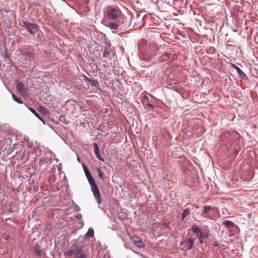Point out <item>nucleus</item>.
<instances>
[{"instance_id":"nucleus-1","label":"nucleus","mask_w":258,"mask_h":258,"mask_svg":"<svg viewBox=\"0 0 258 258\" xmlns=\"http://www.w3.org/2000/svg\"><path fill=\"white\" fill-rule=\"evenodd\" d=\"M85 247L84 245L75 244L64 252V255L73 256L74 258H87L88 254L85 250Z\"/></svg>"},{"instance_id":"nucleus-2","label":"nucleus","mask_w":258,"mask_h":258,"mask_svg":"<svg viewBox=\"0 0 258 258\" xmlns=\"http://www.w3.org/2000/svg\"><path fill=\"white\" fill-rule=\"evenodd\" d=\"M84 169L85 173V175L87 178L89 184L91 185V190L93 192V195L95 197L96 200H97V203L100 204L101 203V197L98 186L95 183L93 178L92 177L88 169L85 166H84Z\"/></svg>"},{"instance_id":"nucleus-3","label":"nucleus","mask_w":258,"mask_h":258,"mask_svg":"<svg viewBox=\"0 0 258 258\" xmlns=\"http://www.w3.org/2000/svg\"><path fill=\"white\" fill-rule=\"evenodd\" d=\"M106 18L108 20L119 22L121 19V12L118 9L107 8L106 9Z\"/></svg>"},{"instance_id":"nucleus-4","label":"nucleus","mask_w":258,"mask_h":258,"mask_svg":"<svg viewBox=\"0 0 258 258\" xmlns=\"http://www.w3.org/2000/svg\"><path fill=\"white\" fill-rule=\"evenodd\" d=\"M22 26L32 35L35 34L39 30L38 25L34 23H30L28 22H23Z\"/></svg>"},{"instance_id":"nucleus-5","label":"nucleus","mask_w":258,"mask_h":258,"mask_svg":"<svg viewBox=\"0 0 258 258\" xmlns=\"http://www.w3.org/2000/svg\"><path fill=\"white\" fill-rule=\"evenodd\" d=\"M191 230L194 233H196L197 235V236L199 237V241H200V243H201L204 242L203 239V237H209V234L207 232L203 233L201 231V230L197 227L194 226H192Z\"/></svg>"},{"instance_id":"nucleus-6","label":"nucleus","mask_w":258,"mask_h":258,"mask_svg":"<svg viewBox=\"0 0 258 258\" xmlns=\"http://www.w3.org/2000/svg\"><path fill=\"white\" fill-rule=\"evenodd\" d=\"M132 240L138 247H143L145 246L142 239L137 236H132Z\"/></svg>"},{"instance_id":"nucleus-7","label":"nucleus","mask_w":258,"mask_h":258,"mask_svg":"<svg viewBox=\"0 0 258 258\" xmlns=\"http://www.w3.org/2000/svg\"><path fill=\"white\" fill-rule=\"evenodd\" d=\"M94 151L96 157L101 161L104 162V159L99 153V148L96 143H93Z\"/></svg>"},{"instance_id":"nucleus-8","label":"nucleus","mask_w":258,"mask_h":258,"mask_svg":"<svg viewBox=\"0 0 258 258\" xmlns=\"http://www.w3.org/2000/svg\"><path fill=\"white\" fill-rule=\"evenodd\" d=\"M16 88L18 91L23 95L26 89L24 87V85L22 82H18L16 84Z\"/></svg>"},{"instance_id":"nucleus-9","label":"nucleus","mask_w":258,"mask_h":258,"mask_svg":"<svg viewBox=\"0 0 258 258\" xmlns=\"http://www.w3.org/2000/svg\"><path fill=\"white\" fill-rule=\"evenodd\" d=\"M138 23H139V24L138 25H137L136 26L138 28L142 27L145 23L144 17H141L140 15H137L136 24Z\"/></svg>"},{"instance_id":"nucleus-10","label":"nucleus","mask_w":258,"mask_h":258,"mask_svg":"<svg viewBox=\"0 0 258 258\" xmlns=\"http://www.w3.org/2000/svg\"><path fill=\"white\" fill-rule=\"evenodd\" d=\"M194 243V240L193 238L191 237L189 238L185 242V246L186 247V249L188 250L191 249L193 247Z\"/></svg>"},{"instance_id":"nucleus-11","label":"nucleus","mask_w":258,"mask_h":258,"mask_svg":"<svg viewBox=\"0 0 258 258\" xmlns=\"http://www.w3.org/2000/svg\"><path fill=\"white\" fill-rule=\"evenodd\" d=\"M234 68L236 70L238 75L242 79H246L247 78L245 74L238 67L234 65Z\"/></svg>"},{"instance_id":"nucleus-12","label":"nucleus","mask_w":258,"mask_h":258,"mask_svg":"<svg viewBox=\"0 0 258 258\" xmlns=\"http://www.w3.org/2000/svg\"><path fill=\"white\" fill-rule=\"evenodd\" d=\"M143 102L145 106H147L152 109L154 108V105L149 103V98L146 95L144 96Z\"/></svg>"},{"instance_id":"nucleus-13","label":"nucleus","mask_w":258,"mask_h":258,"mask_svg":"<svg viewBox=\"0 0 258 258\" xmlns=\"http://www.w3.org/2000/svg\"><path fill=\"white\" fill-rule=\"evenodd\" d=\"M85 80L91 83L94 87H98L99 86V83L97 80L91 79L87 77H85Z\"/></svg>"},{"instance_id":"nucleus-14","label":"nucleus","mask_w":258,"mask_h":258,"mask_svg":"<svg viewBox=\"0 0 258 258\" xmlns=\"http://www.w3.org/2000/svg\"><path fill=\"white\" fill-rule=\"evenodd\" d=\"M29 110L36 116L39 119H40L41 121L43 122L44 124H45L44 120L42 119V118L36 112V111L32 108H28Z\"/></svg>"},{"instance_id":"nucleus-15","label":"nucleus","mask_w":258,"mask_h":258,"mask_svg":"<svg viewBox=\"0 0 258 258\" xmlns=\"http://www.w3.org/2000/svg\"><path fill=\"white\" fill-rule=\"evenodd\" d=\"M108 27L112 30H116L118 28V25L114 22H110L108 23Z\"/></svg>"},{"instance_id":"nucleus-16","label":"nucleus","mask_w":258,"mask_h":258,"mask_svg":"<svg viewBox=\"0 0 258 258\" xmlns=\"http://www.w3.org/2000/svg\"><path fill=\"white\" fill-rule=\"evenodd\" d=\"M223 225L228 228H233L234 223L230 221H225L223 222Z\"/></svg>"},{"instance_id":"nucleus-17","label":"nucleus","mask_w":258,"mask_h":258,"mask_svg":"<svg viewBox=\"0 0 258 258\" xmlns=\"http://www.w3.org/2000/svg\"><path fill=\"white\" fill-rule=\"evenodd\" d=\"M211 210V207L210 206H205L204 207V211L203 212L202 215H207L209 213V211Z\"/></svg>"},{"instance_id":"nucleus-18","label":"nucleus","mask_w":258,"mask_h":258,"mask_svg":"<svg viewBox=\"0 0 258 258\" xmlns=\"http://www.w3.org/2000/svg\"><path fill=\"white\" fill-rule=\"evenodd\" d=\"M39 111L42 113L43 114L46 115L48 113L47 109L42 106H40L39 107Z\"/></svg>"},{"instance_id":"nucleus-19","label":"nucleus","mask_w":258,"mask_h":258,"mask_svg":"<svg viewBox=\"0 0 258 258\" xmlns=\"http://www.w3.org/2000/svg\"><path fill=\"white\" fill-rule=\"evenodd\" d=\"M94 235V230L90 228L86 234V237H92Z\"/></svg>"},{"instance_id":"nucleus-20","label":"nucleus","mask_w":258,"mask_h":258,"mask_svg":"<svg viewBox=\"0 0 258 258\" xmlns=\"http://www.w3.org/2000/svg\"><path fill=\"white\" fill-rule=\"evenodd\" d=\"M12 97H13V99L15 101H16L17 102H18V103L19 104H22L23 103V101H22V100L21 98H18L17 97L16 95H15V94H12Z\"/></svg>"},{"instance_id":"nucleus-21","label":"nucleus","mask_w":258,"mask_h":258,"mask_svg":"<svg viewBox=\"0 0 258 258\" xmlns=\"http://www.w3.org/2000/svg\"><path fill=\"white\" fill-rule=\"evenodd\" d=\"M109 52H110V50H109V48L106 47L104 49L103 56L104 57H107L109 55Z\"/></svg>"},{"instance_id":"nucleus-22","label":"nucleus","mask_w":258,"mask_h":258,"mask_svg":"<svg viewBox=\"0 0 258 258\" xmlns=\"http://www.w3.org/2000/svg\"><path fill=\"white\" fill-rule=\"evenodd\" d=\"M34 253L37 256H40L41 253V250L39 247H36L34 249Z\"/></svg>"},{"instance_id":"nucleus-23","label":"nucleus","mask_w":258,"mask_h":258,"mask_svg":"<svg viewBox=\"0 0 258 258\" xmlns=\"http://www.w3.org/2000/svg\"><path fill=\"white\" fill-rule=\"evenodd\" d=\"M97 172L98 173V176L101 178L102 179H103V173L101 171L100 168H98L97 169Z\"/></svg>"},{"instance_id":"nucleus-24","label":"nucleus","mask_w":258,"mask_h":258,"mask_svg":"<svg viewBox=\"0 0 258 258\" xmlns=\"http://www.w3.org/2000/svg\"><path fill=\"white\" fill-rule=\"evenodd\" d=\"M190 210L189 208H186L185 209L183 212V214H184L186 216H188V215H189L190 214Z\"/></svg>"},{"instance_id":"nucleus-25","label":"nucleus","mask_w":258,"mask_h":258,"mask_svg":"<svg viewBox=\"0 0 258 258\" xmlns=\"http://www.w3.org/2000/svg\"><path fill=\"white\" fill-rule=\"evenodd\" d=\"M82 215L81 214H78L75 216V218L78 220H81L82 219Z\"/></svg>"},{"instance_id":"nucleus-26","label":"nucleus","mask_w":258,"mask_h":258,"mask_svg":"<svg viewBox=\"0 0 258 258\" xmlns=\"http://www.w3.org/2000/svg\"><path fill=\"white\" fill-rule=\"evenodd\" d=\"M181 217H182V219L183 220L185 218V217H186V216L182 213Z\"/></svg>"},{"instance_id":"nucleus-27","label":"nucleus","mask_w":258,"mask_h":258,"mask_svg":"<svg viewBox=\"0 0 258 258\" xmlns=\"http://www.w3.org/2000/svg\"><path fill=\"white\" fill-rule=\"evenodd\" d=\"M76 210L77 211H79L80 210V209L78 206H77V208H76Z\"/></svg>"},{"instance_id":"nucleus-28","label":"nucleus","mask_w":258,"mask_h":258,"mask_svg":"<svg viewBox=\"0 0 258 258\" xmlns=\"http://www.w3.org/2000/svg\"><path fill=\"white\" fill-rule=\"evenodd\" d=\"M9 237H10L9 236H7V237H5V239L8 240L9 238Z\"/></svg>"},{"instance_id":"nucleus-29","label":"nucleus","mask_w":258,"mask_h":258,"mask_svg":"<svg viewBox=\"0 0 258 258\" xmlns=\"http://www.w3.org/2000/svg\"><path fill=\"white\" fill-rule=\"evenodd\" d=\"M183 241H181V244H182Z\"/></svg>"}]
</instances>
